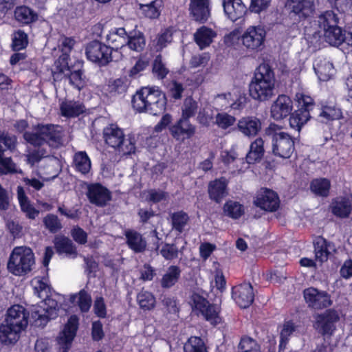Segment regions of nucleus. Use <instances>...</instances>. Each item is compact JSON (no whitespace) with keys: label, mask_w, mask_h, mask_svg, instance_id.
Returning <instances> with one entry per match:
<instances>
[{"label":"nucleus","mask_w":352,"mask_h":352,"mask_svg":"<svg viewBox=\"0 0 352 352\" xmlns=\"http://www.w3.org/2000/svg\"><path fill=\"white\" fill-rule=\"evenodd\" d=\"M192 310L204 316L211 324L216 325L221 322L219 316V308L214 305H210L203 296L197 293H193L190 296V302Z\"/></svg>","instance_id":"nucleus-9"},{"label":"nucleus","mask_w":352,"mask_h":352,"mask_svg":"<svg viewBox=\"0 0 352 352\" xmlns=\"http://www.w3.org/2000/svg\"><path fill=\"white\" fill-rule=\"evenodd\" d=\"M169 131L175 140L183 142L195 134L196 126L192 124L189 120L180 118L170 126Z\"/></svg>","instance_id":"nucleus-18"},{"label":"nucleus","mask_w":352,"mask_h":352,"mask_svg":"<svg viewBox=\"0 0 352 352\" xmlns=\"http://www.w3.org/2000/svg\"><path fill=\"white\" fill-rule=\"evenodd\" d=\"M287 4L292 12L300 19L311 16L315 9L314 0H287Z\"/></svg>","instance_id":"nucleus-25"},{"label":"nucleus","mask_w":352,"mask_h":352,"mask_svg":"<svg viewBox=\"0 0 352 352\" xmlns=\"http://www.w3.org/2000/svg\"><path fill=\"white\" fill-rule=\"evenodd\" d=\"M295 326L291 321H287L283 324V329L280 335V344L279 349L284 350L289 341V336L295 331Z\"/></svg>","instance_id":"nucleus-56"},{"label":"nucleus","mask_w":352,"mask_h":352,"mask_svg":"<svg viewBox=\"0 0 352 352\" xmlns=\"http://www.w3.org/2000/svg\"><path fill=\"white\" fill-rule=\"evenodd\" d=\"M103 138L106 144L120 155H131L135 151V143L132 138H126L123 130L118 125L111 124L103 129Z\"/></svg>","instance_id":"nucleus-6"},{"label":"nucleus","mask_w":352,"mask_h":352,"mask_svg":"<svg viewBox=\"0 0 352 352\" xmlns=\"http://www.w3.org/2000/svg\"><path fill=\"white\" fill-rule=\"evenodd\" d=\"M254 204L267 212H274L280 206L279 197L276 192L268 188H261L256 192Z\"/></svg>","instance_id":"nucleus-15"},{"label":"nucleus","mask_w":352,"mask_h":352,"mask_svg":"<svg viewBox=\"0 0 352 352\" xmlns=\"http://www.w3.org/2000/svg\"><path fill=\"white\" fill-rule=\"evenodd\" d=\"M332 213L342 219L349 217L352 211L351 200L346 197H338L332 200L331 204Z\"/></svg>","instance_id":"nucleus-27"},{"label":"nucleus","mask_w":352,"mask_h":352,"mask_svg":"<svg viewBox=\"0 0 352 352\" xmlns=\"http://www.w3.org/2000/svg\"><path fill=\"white\" fill-rule=\"evenodd\" d=\"M210 0H190L189 13L192 19L204 23L210 16Z\"/></svg>","instance_id":"nucleus-22"},{"label":"nucleus","mask_w":352,"mask_h":352,"mask_svg":"<svg viewBox=\"0 0 352 352\" xmlns=\"http://www.w3.org/2000/svg\"><path fill=\"white\" fill-rule=\"evenodd\" d=\"M266 31L261 25L248 27L241 36L243 46L249 52H258L264 46Z\"/></svg>","instance_id":"nucleus-10"},{"label":"nucleus","mask_w":352,"mask_h":352,"mask_svg":"<svg viewBox=\"0 0 352 352\" xmlns=\"http://www.w3.org/2000/svg\"><path fill=\"white\" fill-rule=\"evenodd\" d=\"M343 32L344 30L337 25L324 32V39L331 45L339 46L343 43Z\"/></svg>","instance_id":"nucleus-48"},{"label":"nucleus","mask_w":352,"mask_h":352,"mask_svg":"<svg viewBox=\"0 0 352 352\" xmlns=\"http://www.w3.org/2000/svg\"><path fill=\"white\" fill-rule=\"evenodd\" d=\"M216 36V32L206 26L198 28L194 34L195 41L201 50L208 47Z\"/></svg>","instance_id":"nucleus-32"},{"label":"nucleus","mask_w":352,"mask_h":352,"mask_svg":"<svg viewBox=\"0 0 352 352\" xmlns=\"http://www.w3.org/2000/svg\"><path fill=\"white\" fill-rule=\"evenodd\" d=\"M232 298L241 308L250 307L254 301V294L250 283H244L232 288Z\"/></svg>","instance_id":"nucleus-20"},{"label":"nucleus","mask_w":352,"mask_h":352,"mask_svg":"<svg viewBox=\"0 0 352 352\" xmlns=\"http://www.w3.org/2000/svg\"><path fill=\"white\" fill-rule=\"evenodd\" d=\"M160 253L166 260H173L177 258L179 250L175 244L165 243Z\"/></svg>","instance_id":"nucleus-63"},{"label":"nucleus","mask_w":352,"mask_h":352,"mask_svg":"<svg viewBox=\"0 0 352 352\" xmlns=\"http://www.w3.org/2000/svg\"><path fill=\"white\" fill-rule=\"evenodd\" d=\"M87 58L100 66H104L112 60V49L97 41L90 42L86 47Z\"/></svg>","instance_id":"nucleus-12"},{"label":"nucleus","mask_w":352,"mask_h":352,"mask_svg":"<svg viewBox=\"0 0 352 352\" xmlns=\"http://www.w3.org/2000/svg\"><path fill=\"white\" fill-rule=\"evenodd\" d=\"M264 153V141L261 138H257L250 144L245 160L250 164H254L263 158Z\"/></svg>","instance_id":"nucleus-34"},{"label":"nucleus","mask_w":352,"mask_h":352,"mask_svg":"<svg viewBox=\"0 0 352 352\" xmlns=\"http://www.w3.org/2000/svg\"><path fill=\"white\" fill-rule=\"evenodd\" d=\"M137 301L140 307L144 310H150L155 305L154 296L147 291H141L137 296Z\"/></svg>","instance_id":"nucleus-53"},{"label":"nucleus","mask_w":352,"mask_h":352,"mask_svg":"<svg viewBox=\"0 0 352 352\" xmlns=\"http://www.w3.org/2000/svg\"><path fill=\"white\" fill-rule=\"evenodd\" d=\"M129 47L135 52H141L144 50L146 41L144 34L140 32H130L127 35L126 43Z\"/></svg>","instance_id":"nucleus-46"},{"label":"nucleus","mask_w":352,"mask_h":352,"mask_svg":"<svg viewBox=\"0 0 352 352\" xmlns=\"http://www.w3.org/2000/svg\"><path fill=\"white\" fill-rule=\"evenodd\" d=\"M331 184L330 181L325 178L314 179L310 185L311 191L319 196L327 197L329 195Z\"/></svg>","instance_id":"nucleus-49"},{"label":"nucleus","mask_w":352,"mask_h":352,"mask_svg":"<svg viewBox=\"0 0 352 352\" xmlns=\"http://www.w3.org/2000/svg\"><path fill=\"white\" fill-rule=\"evenodd\" d=\"M32 285L33 287L34 293L40 298L47 297V295H49L50 292V287L48 284L40 278H34L32 281Z\"/></svg>","instance_id":"nucleus-58"},{"label":"nucleus","mask_w":352,"mask_h":352,"mask_svg":"<svg viewBox=\"0 0 352 352\" xmlns=\"http://www.w3.org/2000/svg\"><path fill=\"white\" fill-rule=\"evenodd\" d=\"M73 164L76 171L82 175L88 173L91 169V160L85 151L75 153L73 158Z\"/></svg>","instance_id":"nucleus-40"},{"label":"nucleus","mask_w":352,"mask_h":352,"mask_svg":"<svg viewBox=\"0 0 352 352\" xmlns=\"http://www.w3.org/2000/svg\"><path fill=\"white\" fill-rule=\"evenodd\" d=\"M173 41V32L169 29H166L159 33L155 39L153 41V45L155 51L160 52Z\"/></svg>","instance_id":"nucleus-47"},{"label":"nucleus","mask_w":352,"mask_h":352,"mask_svg":"<svg viewBox=\"0 0 352 352\" xmlns=\"http://www.w3.org/2000/svg\"><path fill=\"white\" fill-rule=\"evenodd\" d=\"M335 251V245L324 238L319 237L314 242L315 259L320 263L327 261L329 256Z\"/></svg>","instance_id":"nucleus-26"},{"label":"nucleus","mask_w":352,"mask_h":352,"mask_svg":"<svg viewBox=\"0 0 352 352\" xmlns=\"http://www.w3.org/2000/svg\"><path fill=\"white\" fill-rule=\"evenodd\" d=\"M152 71L153 75L160 80L165 78L169 73V69L166 67L161 54L155 56L153 63Z\"/></svg>","instance_id":"nucleus-52"},{"label":"nucleus","mask_w":352,"mask_h":352,"mask_svg":"<svg viewBox=\"0 0 352 352\" xmlns=\"http://www.w3.org/2000/svg\"><path fill=\"white\" fill-rule=\"evenodd\" d=\"M197 102L191 97L186 98L182 107V117L189 120L190 118L194 116L197 111Z\"/></svg>","instance_id":"nucleus-54"},{"label":"nucleus","mask_w":352,"mask_h":352,"mask_svg":"<svg viewBox=\"0 0 352 352\" xmlns=\"http://www.w3.org/2000/svg\"><path fill=\"white\" fill-rule=\"evenodd\" d=\"M341 111L334 106H324L319 116L324 121L339 119L341 117Z\"/></svg>","instance_id":"nucleus-60"},{"label":"nucleus","mask_w":352,"mask_h":352,"mask_svg":"<svg viewBox=\"0 0 352 352\" xmlns=\"http://www.w3.org/2000/svg\"><path fill=\"white\" fill-rule=\"evenodd\" d=\"M315 73L321 81L329 80L335 74L333 64L326 58H318L314 64Z\"/></svg>","instance_id":"nucleus-28"},{"label":"nucleus","mask_w":352,"mask_h":352,"mask_svg":"<svg viewBox=\"0 0 352 352\" xmlns=\"http://www.w3.org/2000/svg\"><path fill=\"white\" fill-rule=\"evenodd\" d=\"M275 76L273 69L266 63L261 64L255 70L249 85L250 96L255 100L265 102L274 96Z\"/></svg>","instance_id":"nucleus-4"},{"label":"nucleus","mask_w":352,"mask_h":352,"mask_svg":"<svg viewBox=\"0 0 352 352\" xmlns=\"http://www.w3.org/2000/svg\"><path fill=\"white\" fill-rule=\"evenodd\" d=\"M131 103L137 112L157 116L165 111L166 98L158 87H144L133 95Z\"/></svg>","instance_id":"nucleus-2"},{"label":"nucleus","mask_w":352,"mask_h":352,"mask_svg":"<svg viewBox=\"0 0 352 352\" xmlns=\"http://www.w3.org/2000/svg\"><path fill=\"white\" fill-rule=\"evenodd\" d=\"M226 179L221 178L210 182L208 184L209 197L217 203H220L227 195Z\"/></svg>","instance_id":"nucleus-31"},{"label":"nucleus","mask_w":352,"mask_h":352,"mask_svg":"<svg viewBox=\"0 0 352 352\" xmlns=\"http://www.w3.org/2000/svg\"><path fill=\"white\" fill-rule=\"evenodd\" d=\"M236 121L234 116H230L226 113H219L216 116L215 123L217 126L222 129H226L232 126Z\"/></svg>","instance_id":"nucleus-62"},{"label":"nucleus","mask_w":352,"mask_h":352,"mask_svg":"<svg viewBox=\"0 0 352 352\" xmlns=\"http://www.w3.org/2000/svg\"><path fill=\"white\" fill-rule=\"evenodd\" d=\"M54 246L56 252L61 254H65L67 256L76 257L77 252L72 241L64 236H56L54 239Z\"/></svg>","instance_id":"nucleus-37"},{"label":"nucleus","mask_w":352,"mask_h":352,"mask_svg":"<svg viewBox=\"0 0 352 352\" xmlns=\"http://www.w3.org/2000/svg\"><path fill=\"white\" fill-rule=\"evenodd\" d=\"M223 211L228 217L236 219L244 213V207L239 202L228 201L223 206Z\"/></svg>","instance_id":"nucleus-51"},{"label":"nucleus","mask_w":352,"mask_h":352,"mask_svg":"<svg viewBox=\"0 0 352 352\" xmlns=\"http://www.w3.org/2000/svg\"><path fill=\"white\" fill-rule=\"evenodd\" d=\"M87 196L91 204L98 207L105 206L111 199V191L98 183L88 186Z\"/></svg>","instance_id":"nucleus-19"},{"label":"nucleus","mask_w":352,"mask_h":352,"mask_svg":"<svg viewBox=\"0 0 352 352\" xmlns=\"http://www.w3.org/2000/svg\"><path fill=\"white\" fill-rule=\"evenodd\" d=\"M126 243L129 248L135 253L142 252L146 250V241L142 235L133 230L124 232Z\"/></svg>","instance_id":"nucleus-29"},{"label":"nucleus","mask_w":352,"mask_h":352,"mask_svg":"<svg viewBox=\"0 0 352 352\" xmlns=\"http://www.w3.org/2000/svg\"><path fill=\"white\" fill-rule=\"evenodd\" d=\"M217 100L233 101L229 102L230 106L234 109H239L245 106L246 102V97L244 94H241L238 90L234 91L233 93H228L219 94L217 96Z\"/></svg>","instance_id":"nucleus-38"},{"label":"nucleus","mask_w":352,"mask_h":352,"mask_svg":"<svg viewBox=\"0 0 352 352\" xmlns=\"http://www.w3.org/2000/svg\"><path fill=\"white\" fill-rule=\"evenodd\" d=\"M43 223L51 233H56L63 227L58 217L53 214L46 215L43 219Z\"/></svg>","instance_id":"nucleus-59"},{"label":"nucleus","mask_w":352,"mask_h":352,"mask_svg":"<svg viewBox=\"0 0 352 352\" xmlns=\"http://www.w3.org/2000/svg\"><path fill=\"white\" fill-rule=\"evenodd\" d=\"M34 264V256L30 248L16 247L10 256L8 270L15 276H23L32 270Z\"/></svg>","instance_id":"nucleus-7"},{"label":"nucleus","mask_w":352,"mask_h":352,"mask_svg":"<svg viewBox=\"0 0 352 352\" xmlns=\"http://www.w3.org/2000/svg\"><path fill=\"white\" fill-rule=\"evenodd\" d=\"M17 197L21 209L25 213L26 217L30 219H34L38 215L39 211L30 204L22 186L17 187Z\"/></svg>","instance_id":"nucleus-35"},{"label":"nucleus","mask_w":352,"mask_h":352,"mask_svg":"<svg viewBox=\"0 0 352 352\" xmlns=\"http://www.w3.org/2000/svg\"><path fill=\"white\" fill-rule=\"evenodd\" d=\"M14 18L19 23L23 25H28L37 20L38 14L30 8L21 6L15 8Z\"/></svg>","instance_id":"nucleus-36"},{"label":"nucleus","mask_w":352,"mask_h":352,"mask_svg":"<svg viewBox=\"0 0 352 352\" xmlns=\"http://www.w3.org/2000/svg\"><path fill=\"white\" fill-rule=\"evenodd\" d=\"M70 300L73 303L76 302L82 312H87L92 302L91 295L85 289L72 295Z\"/></svg>","instance_id":"nucleus-43"},{"label":"nucleus","mask_w":352,"mask_h":352,"mask_svg":"<svg viewBox=\"0 0 352 352\" xmlns=\"http://www.w3.org/2000/svg\"><path fill=\"white\" fill-rule=\"evenodd\" d=\"M28 44V35L23 30H19L13 34L12 43L13 50H21L25 48Z\"/></svg>","instance_id":"nucleus-57"},{"label":"nucleus","mask_w":352,"mask_h":352,"mask_svg":"<svg viewBox=\"0 0 352 352\" xmlns=\"http://www.w3.org/2000/svg\"><path fill=\"white\" fill-rule=\"evenodd\" d=\"M303 296L307 306L314 309H324L332 305L330 294L314 287L305 289Z\"/></svg>","instance_id":"nucleus-14"},{"label":"nucleus","mask_w":352,"mask_h":352,"mask_svg":"<svg viewBox=\"0 0 352 352\" xmlns=\"http://www.w3.org/2000/svg\"><path fill=\"white\" fill-rule=\"evenodd\" d=\"M339 320L336 311L328 309L323 314L315 316L314 328L321 334H331L335 329V323Z\"/></svg>","instance_id":"nucleus-17"},{"label":"nucleus","mask_w":352,"mask_h":352,"mask_svg":"<svg viewBox=\"0 0 352 352\" xmlns=\"http://www.w3.org/2000/svg\"><path fill=\"white\" fill-rule=\"evenodd\" d=\"M78 326V318L76 316H72L69 318L63 330L57 338V342L60 352H67L71 347L72 342L76 336Z\"/></svg>","instance_id":"nucleus-16"},{"label":"nucleus","mask_w":352,"mask_h":352,"mask_svg":"<svg viewBox=\"0 0 352 352\" xmlns=\"http://www.w3.org/2000/svg\"><path fill=\"white\" fill-rule=\"evenodd\" d=\"M162 0H154L147 4H140V9L146 17L157 19L160 15Z\"/></svg>","instance_id":"nucleus-45"},{"label":"nucleus","mask_w":352,"mask_h":352,"mask_svg":"<svg viewBox=\"0 0 352 352\" xmlns=\"http://www.w3.org/2000/svg\"><path fill=\"white\" fill-rule=\"evenodd\" d=\"M85 110L82 102L74 100H65L60 104V113L65 118H74L82 113Z\"/></svg>","instance_id":"nucleus-33"},{"label":"nucleus","mask_w":352,"mask_h":352,"mask_svg":"<svg viewBox=\"0 0 352 352\" xmlns=\"http://www.w3.org/2000/svg\"><path fill=\"white\" fill-rule=\"evenodd\" d=\"M339 19L331 10L326 11L318 16V25L325 32L326 30L338 25Z\"/></svg>","instance_id":"nucleus-44"},{"label":"nucleus","mask_w":352,"mask_h":352,"mask_svg":"<svg viewBox=\"0 0 352 352\" xmlns=\"http://www.w3.org/2000/svg\"><path fill=\"white\" fill-rule=\"evenodd\" d=\"M16 143V138L4 132L0 133V144L3 148L9 151L14 149Z\"/></svg>","instance_id":"nucleus-64"},{"label":"nucleus","mask_w":352,"mask_h":352,"mask_svg":"<svg viewBox=\"0 0 352 352\" xmlns=\"http://www.w3.org/2000/svg\"><path fill=\"white\" fill-rule=\"evenodd\" d=\"M23 138L34 146H40L47 143L50 146L58 147L62 144V128L52 124H38L33 126L32 131L25 132Z\"/></svg>","instance_id":"nucleus-5"},{"label":"nucleus","mask_w":352,"mask_h":352,"mask_svg":"<svg viewBox=\"0 0 352 352\" xmlns=\"http://www.w3.org/2000/svg\"><path fill=\"white\" fill-rule=\"evenodd\" d=\"M293 109L291 98L284 94L279 95L270 108L271 117L275 120H280L287 117Z\"/></svg>","instance_id":"nucleus-21"},{"label":"nucleus","mask_w":352,"mask_h":352,"mask_svg":"<svg viewBox=\"0 0 352 352\" xmlns=\"http://www.w3.org/2000/svg\"><path fill=\"white\" fill-rule=\"evenodd\" d=\"M6 149L0 144V174L6 175L8 173H21L18 170L16 164L12 162L10 156H6Z\"/></svg>","instance_id":"nucleus-42"},{"label":"nucleus","mask_w":352,"mask_h":352,"mask_svg":"<svg viewBox=\"0 0 352 352\" xmlns=\"http://www.w3.org/2000/svg\"><path fill=\"white\" fill-rule=\"evenodd\" d=\"M310 113L307 111L298 109L289 117V126L292 129L300 131L301 128L310 119Z\"/></svg>","instance_id":"nucleus-39"},{"label":"nucleus","mask_w":352,"mask_h":352,"mask_svg":"<svg viewBox=\"0 0 352 352\" xmlns=\"http://www.w3.org/2000/svg\"><path fill=\"white\" fill-rule=\"evenodd\" d=\"M54 80H60L63 77L69 79V83L78 90H80L85 85V76L81 69L70 71L67 63L58 65L56 63V69L52 72Z\"/></svg>","instance_id":"nucleus-13"},{"label":"nucleus","mask_w":352,"mask_h":352,"mask_svg":"<svg viewBox=\"0 0 352 352\" xmlns=\"http://www.w3.org/2000/svg\"><path fill=\"white\" fill-rule=\"evenodd\" d=\"M181 270L177 265H170L161 279L163 288H170L176 284L181 276Z\"/></svg>","instance_id":"nucleus-41"},{"label":"nucleus","mask_w":352,"mask_h":352,"mask_svg":"<svg viewBox=\"0 0 352 352\" xmlns=\"http://www.w3.org/2000/svg\"><path fill=\"white\" fill-rule=\"evenodd\" d=\"M39 307H35L32 312V317L39 326H45L49 320L57 316L56 311L58 309V302L49 297H44Z\"/></svg>","instance_id":"nucleus-11"},{"label":"nucleus","mask_w":352,"mask_h":352,"mask_svg":"<svg viewBox=\"0 0 352 352\" xmlns=\"http://www.w3.org/2000/svg\"><path fill=\"white\" fill-rule=\"evenodd\" d=\"M223 7L226 15L232 21L242 18L247 12V8L242 0H223Z\"/></svg>","instance_id":"nucleus-24"},{"label":"nucleus","mask_w":352,"mask_h":352,"mask_svg":"<svg viewBox=\"0 0 352 352\" xmlns=\"http://www.w3.org/2000/svg\"><path fill=\"white\" fill-rule=\"evenodd\" d=\"M29 313L21 305H14L7 311L5 324L0 326V342L5 345L16 343L28 323Z\"/></svg>","instance_id":"nucleus-1"},{"label":"nucleus","mask_w":352,"mask_h":352,"mask_svg":"<svg viewBox=\"0 0 352 352\" xmlns=\"http://www.w3.org/2000/svg\"><path fill=\"white\" fill-rule=\"evenodd\" d=\"M127 32L123 28H113L107 35V41L109 45L112 52L115 49V52L122 47L125 46L127 39Z\"/></svg>","instance_id":"nucleus-30"},{"label":"nucleus","mask_w":352,"mask_h":352,"mask_svg":"<svg viewBox=\"0 0 352 352\" xmlns=\"http://www.w3.org/2000/svg\"><path fill=\"white\" fill-rule=\"evenodd\" d=\"M237 129L244 136L252 138L260 131L261 123L259 119L255 117L246 116L238 121Z\"/></svg>","instance_id":"nucleus-23"},{"label":"nucleus","mask_w":352,"mask_h":352,"mask_svg":"<svg viewBox=\"0 0 352 352\" xmlns=\"http://www.w3.org/2000/svg\"><path fill=\"white\" fill-rule=\"evenodd\" d=\"M296 97L298 104V109L307 111V112L310 113V111H311L314 107L313 98L302 93L296 94Z\"/></svg>","instance_id":"nucleus-61"},{"label":"nucleus","mask_w":352,"mask_h":352,"mask_svg":"<svg viewBox=\"0 0 352 352\" xmlns=\"http://www.w3.org/2000/svg\"><path fill=\"white\" fill-rule=\"evenodd\" d=\"M131 103L137 112L157 116L165 111L166 98L158 87H144L133 95Z\"/></svg>","instance_id":"nucleus-3"},{"label":"nucleus","mask_w":352,"mask_h":352,"mask_svg":"<svg viewBox=\"0 0 352 352\" xmlns=\"http://www.w3.org/2000/svg\"><path fill=\"white\" fill-rule=\"evenodd\" d=\"M189 217L187 213L183 211L173 212L171 214L172 228L174 230L181 234L185 226L187 225Z\"/></svg>","instance_id":"nucleus-50"},{"label":"nucleus","mask_w":352,"mask_h":352,"mask_svg":"<svg viewBox=\"0 0 352 352\" xmlns=\"http://www.w3.org/2000/svg\"><path fill=\"white\" fill-rule=\"evenodd\" d=\"M278 130L275 124H270L265 129L266 135L272 138V153L282 158H289L295 150L294 139L288 133Z\"/></svg>","instance_id":"nucleus-8"},{"label":"nucleus","mask_w":352,"mask_h":352,"mask_svg":"<svg viewBox=\"0 0 352 352\" xmlns=\"http://www.w3.org/2000/svg\"><path fill=\"white\" fill-rule=\"evenodd\" d=\"M184 352H206L203 340L199 337H191L184 346Z\"/></svg>","instance_id":"nucleus-55"}]
</instances>
